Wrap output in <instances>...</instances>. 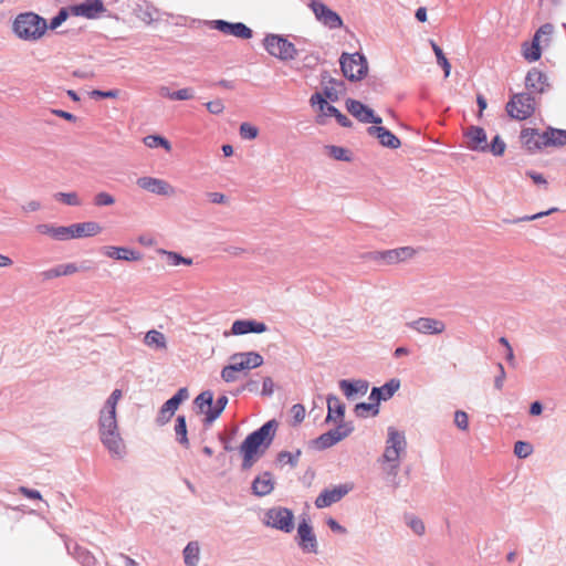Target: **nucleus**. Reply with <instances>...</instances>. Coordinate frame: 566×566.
Here are the masks:
<instances>
[{
	"instance_id": "a19ab883",
	"label": "nucleus",
	"mask_w": 566,
	"mask_h": 566,
	"mask_svg": "<svg viewBox=\"0 0 566 566\" xmlns=\"http://www.w3.org/2000/svg\"><path fill=\"white\" fill-rule=\"evenodd\" d=\"M136 14L138 19L145 23H150L154 21L157 15V10L149 2H145V6H139L136 10Z\"/></svg>"
},
{
	"instance_id": "c03bdc74",
	"label": "nucleus",
	"mask_w": 566,
	"mask_h": 566,
	"mask_svg": "<svg viewBox=\"0 0 566 566\" xmlns=\"http://www.w3.org/2000/svg\"><path fill=\"white\" fill-rule=\"evenodd\" d=\"M54 199L63 205L76 207L82 203L76 192H56Z\"/></svg>"
},
{
	"instance_id": "c756f323",
	"label": "nucleus",
	"mask_w": 566,
	"mask_h": 566,
	"mask_svg": "<svg viewBox=\"0 0 566 566\" xmlns=\"http://www.w3.org/2000/svg\"><path fill=\"white\" fill-rule=\"evenodd\" d=\"M78 266L75 263L59 264L52 269L45 270L41 273L44 280H52L60 276L72 275L78 272Z\"/></svg>"
},
{
	"instance_id": "774afa93",
	"label": "nucleus",
	"mask_w": 566,
	"mask_h": 566,
	"mask_svg": "<svg viewBox=\"0 0 566 566\" xmlns=\"http://www.w3.org/2000/svg\"><path fill=\"white\" fill-rule=\"evenodd\" d=\"M409 525L416 534L422 535L424 533L426 527L421 520L412 518L410 520Z\"/></svg>"
},
{
	"instance_id": "6ab92c4d",
	"label": "nucleus",
	"mask_w": 566,
	"mask_h": 566,
	"mask_svg": "<svg viewBox=\"0 0 566 566\" xmlns=\"http://www.w3.org/2000/svg\"><path fill=\"white\" fill-rule=\"evenodd\" d=\"M298 545L307 553H316L317 543L312 526L304 520L297 528Z\"/></svg>"
},
{
	"instance_id": "6e6d98bb",
	"label": "nucleus",
	"mask_w": 566,
	"mask_h": 566,
	"mask_svg": "<svg viewBox=\"0 0 566 566\" xmlns=\"http://www.w3.org/2000/svg\"><path fill=\"white\" fill-rule=\"evenodd\" d=\"M493 155L501 156L505 151V143L500 138V136H495L492 143L489 145V149Z\"/></svg>"
},
{
	"instance_id": "69168bd1",
	"label": "nucleus",
	"mask_w": 566,
	"mask_h": 566,
	"mask_svg": "<svg viewBox=\"0 0 566 566\" xmlns=\"http://www.w3.org/2000/svg\"><path fill=\"white\" fill-rule=\"evenodd\" d=\"M92 95L103 97V98H116L119 95V91L118 90H111V91L95 90L92 92Z\"/></svg>"
},
{
	"instance_id": "423d86ee",
	"label": "nucleus",
	"mask_w": 566,
	"mask_h": 566,
	"mask_svg": "<svg viewBox=\"0 0 566 566\" xmlns=\"http://www.w3.org/2000/svg\"><path fill=\"white\" fill-rule=\"evenodd\" d=\"M342 72L349 81H360L367 75L368 64L359 53H343L339 59Z\"/></svg>"
},
{
	"instance_id": "c85d7f7f",
	"label": "nucleus",
	"mask_w": 566,
	"mask_h": 566,
	"mask_svg": "<svg viewBox=\"0 0 566 566\" xmlns=\"http://www.w3.org/2000/svg\"><path fill=\"white\" fill-rule=\"evenodd\" d=\"M104 254L111 259L124 261H137L140 258L138 252H135L128 248L120 247H106L104 249Z\"/></svg>"
},
{
	"instance_id": "473e14b6",
	"label": "nucleus",
	"mask_w": 566,
	"mask_h": 566,
	"mask_svg": "<svg viewBox=\"0 0 566 566\" xmlns=\"http://www.w3.org/2000/svg\"><path fill=\"white\" fill-rule=\"evenodd\" d=\"M339 387L347 398H353L357 394L365 395L368 390V384L366 381H348L342 380Z\"/></svg>"
},
{
	"instance_id": "5fc2aeb1",
	"label": "nucleus",
	"mask_w": 566,
	"mask_h": 566,
	"mask_svg": "<svg viewBox=\"0 0 566 566\" xmlns=\"http://www.w3.org/2000/svg\"><path fill=\"white\" fill-rule=\"evenodd\" d=\"M71 239H73L71 226H67V227L59 226L55 228L54 240L66 241V240H71Z\"/></svg>"
},
{
	"instance_id": "49530a36",
	"label": "nucleus",
	"mask_w": 566,
	"mask_h": 566,
	"mask_svg": "<svg viewBox=\"0 0 566 566\" xmlns=\"http://www.w3.org/2000/svg\"><path fill=\"white\" fill-rule=\"evenodd\" d=\"M301 455V451L297 450L295 453L289 451H282L279 453V461L283 464H290L295 467L297 464L298 458Z\"/></svg>"
},
{
	"instance_id": "aec40b11",
	"label": "nucleus",
	"mask_w": 566,
	"mask_h": 566,
	"mask_svg": "<svg viewBox=\"0 0 566 566\" xmlns=\"http://www.w3.org/2000/svg\"><path fill=\"white\" fill-rule=\"evenodd\" d=\"M65 9L69 11V15H82L87 19L97 18L105 11L103 2H83L78 6H73Z\"/></svg>"
},
{
	"instance_id": "79ce46f5",
	"label": "nucleus",
	"mask_w": 566,
	"mask_h": 566,
	"mask_svg": "<svg viewBox=\"0 0 566 566\" xmlns=\"http://www.w3.org/2000/svg\"><path fill=\"white\" fill-rule=\"evenodd\" d=\"M430 43H431V48L436 54L438 64L443 69L444 76L448 77L450 75V71H451V65H450L448 59L443 54L441 48L434 41H430Z\"/></svg>"
},
{
	"instance_id": "20e7f679",
	"label": "nucleus",
	"mask_w": 566,
	"mask_h": 566,
	"mask_svg": "<svg viewBox=\"0 0 566 566\" xmlns=\"http://www.w3.org/2000/svg\"><path fill=\"white\" fill-rule=\"evenodd\" d=\"M406 448L407 441L405 434L390 427L388 429L386 448L381 457V461L390 464V469L394 474H396L398 470L400 457L405 453Z\"/></svg>"
},
{
	"instance_id": "393cba45",
	"label": "nucleus",
	"mask_w": 566,
	"mask_h": 566,
	"mask_svg": "<svg viewBox=\"0 0 566 566\" xmlns=\"http://www.w3.org/2000/svg\"><path fill=\"white\" fill-rule=\"evenodd\" d=\"M525 86L532 93H543L547 87L545 74L536 69L531 70L526 75Z\"/></svg>"
},
{
	"instance_id": "2f4dec72",
	"label": "nucleus",
	"mask_w": 566,
	"mask_h": 566,
	"mask_svg": "<svg viewBox=\"0 0 566 566\" xmlns=\"http://www.w3.org/2000/svg\"><path fill=\"white\" fill-rule=\"evenodd\" d=\"M327 417L326 421H336L344 417L345 406L340 399L336 396H329L327 398Z\"/></svg>"
},
{
	"instance_id": "bb28decb",
	"label": "nucleus",
	"mask_w": 566,
	"mask_h": 566,
	"mask_svg": "<svg viewBox=\"0 0 566 566\" xmlns=\"http://www.w3.org/2000/svg\"><path fill=\"white\" fill-rule=\"evenodd\" d=\"M539 144L547 146L566 145V130L549 128L539 136Z\"/></svg>"
},
{
	"instance_id": "412c9836",
	"label": "nucleus",
	"mask_w": 566,
	"mask_h": 566,
	"mask_svg": "<svg viewBox=\"0 0 566 566\" xmlns=\"http://www.w3.org/2000/svg\"><path fill=\"white\" fill-rule=\"evenodd\" d=\"M268 331V326L262 322L251 319H237L231 326V334L244 335L249 333L261 334Z\"/></svg>"
},
{
	"instance_id": "7ed1b4c3",
	"label": "nucleus",
	"mask_w": 566,
	"mask_h": 566,
	"mask_svg": "<svg viewBox=\"0 0 566 566\" xmlns=\"http://www.w3.org/2000/svg\"><path fill=\"white\" fill-rule=\"evenodd\" d=\"M277 422L270 420L265 422L260 429L250 433L240 447L243 454V468H250L270 447L273 441Z\"/></svg>"
},
{
	"instance_id": "39448f33",
	"label": "nucleus",
	"mask_w": 566,
	"mask_h": 566,
	"mask_svg": "<svg viewBox=\"0 0 566 566\" xmlns=\"http://www.w3.org/2000/svg\"><path fill=\"white\" fill-rule=\"evenodd\" d=\"M265 51L281 61H292L297 56V49L286 38L279 34H266L263 39Z\"/></svg>"
},
{
	"instance_id": "0e129e2a",
	"label": "nucleus",
	"mask_w": 566,
	"mask_h": 566,
	"mask_svg": "<svg viewBox=\"0 0 566 566\" xmlns=\"http://www.w3.org/2000/svg\"><path fill=\"white\" fill-rule=\"evenodd\" d=\"M19 493L23 496L31 499V500H42L41 493L36 490H31L25 486H20L18 489Z\"/></svg>"
},
{
	"instance_id": "f3484780",
	"label": "nucleus",
	"mask_w": 566,
	"mask_h": 566,
	"mask_svg": "<svg viewBox=\"0 0 566 566\" xmlns=\"http://www.w3.org/2000/svg\"><path fill=\"white\" fill-rule=\"evenodd\" d=\"M231 364L237 367L238 373L244 369H252L263 364V358L255 352L239 353L231 356Z\"/></svg>"
},
{
	"instance_id": "4d7b16f0",
	"label": "nucleus",
	"mask_w": 566,
	"mask_h": 566,
	"mask_svg": "<svg viewBox=\"0 0 566 566\" xmlns=\"http://www.w3.org/2000/svg\"><path fill=\"white\" fill-rule=\"evenodd\" d=\"M553 31L554 27L551 23H546L536 31L534 36L536 38V41L542 42V39L545 38L544 42H548Z\"/></svg>"
},
{
	"instance_id": "5701e85b",
	"label": "nucleus",
	"mask_w": 566,
	"mask_h": 566,
	"mask_svg": "<svg viewBox=\"0 0 566 566\" xmlns=\"http://www.w3.org/2000/svg\"><path fill=\"white\" fill-rule=\"evenodd\" d=\"M400 381L398 379H390L381 387H374L370 395L369 400L381 401L390 399L395 392L399 389Z\"/></svg>"
},
{
	"instance_id": "9b49d317",
	"label": "nucleus",
	"mask_w": 566,
	"mask_h": 566,
	"mask_svg": "<svg viewBox=\"0 0 566 566\" xmlns=\"http://www.w3.org/2000/svg\"><path fill=\"white\" fill-rule=\"evenodd\" d=\"M188 390L186 388H180L174 397L168 399L163 407L160 408L158 415V422L164 424L170 420L179 405L188 398Z\"/></svg>"
},
{
	"instance_id": "ddd939ff",
	"label": "nucleus",
	"mask_w": 566,
	"mask_h": 566,
	"mask_svg": "<svg viewBox=\"0 0 566 566\" xmlns=\"http://www.w3.org/2000/svg\"><path fill=\"white\" fill-rule=\"evenodd\" d=\"M347 111L363 123L380 124L381 118L374 115V112L368 106L356 99H347Z\"/></svg>"
},
{
	"instance_id": "4468645a",
	"label": "nucleus",
	"mask_w": 566,
	"mask_h": 566,
	"mask_svg": "<svg viewBox=\"0 0 566 566\" xmlns=\"http://www.w3.org/2000/svg\"><path fill=\"white\" fill-rule=\"evenodd\" d=\"M316 18L331 29L340 28L343 22L339 15L326 7L323 2H311Z\"/></svg>"
},
{
	"instance_id": "2eb2a0df",
	"label": "nucleus",
	"mask_w": 566,
	"mask_h": 566,
	"mask_svg": "<svg viewBox=\"0 0 566 566\" xmlns=\"http://www.w3.org/2000/svg\"><path fill=\"white\" fill-rule=\"evenodd\" d=\"M412 329L421 334L437 335L446 329V324L437 318L420 317L408 324Z\"/></svg>"
},
{
	"instance_id": "13d9d810",
	"label": "nucleus",
	"mask_w": 566,
	"mask_h": 566,
	"mask_svg": "<svg viewBox=\"0 0 566 566\" xmlns=\"http://www.w3.org/2000/svg\"><path fill=\"white\" fill-rule=\"evenodd\" d=\"M326 116L336 117L337 122L344 127H348L352 124L350 120L344 114H342L336 107H328L326 111Z\"/></svg>"
},
{
	"instance_id": "603ef678",
	"label": "nucleus",
	"mask_w": 566,
	"mask_h": 566,
	"mask_svg": "<svg viewBox=\"0 0 566 566\" xmlns=\"http://www.w3.org/2000/svg\"><path fill=\"white\" fill-rule=\"evenodd\" d=\"M258 134H259V130L255 126H253L249 123L241 124L240 135L242 138L254 139V138H256Z\"/></svg>"
},
{
	"instance_id": "f8f14e48",
	"label": "nucleus",
	"mask_w": 566,
	"mask_h": 566,
	"mask_svg": "<svg viewBox=\"0 0 566 566\" xmlns=\"http://www.w3.org/2000/svg\"><path fill=\"white\" fill-rule=\"evenodd\" d=\"M212 27L224 34L239 39L248 40L252 38V30L241 22L231 23L223 20H214L212 21Z\"/></svg>"
},
{
	"instance_id": "4c0bfd02",
	"label": "nucleus",
	"mask_w": 566,
	"mask_h": 566,
	"mask_svg": "<svg viewBox=\"0 0 566 566\" xmlns=\"http://www.w3.org/2000/svg\"><path fill=\"white\" fill-rule=\"evenodd\" d=\"M379 401L369 400V402H360L355 407V413L358 417L376 416L379 412Z\"/></svg>"
},
{
	"instance_id": "e2e57ef3",
	"label": "nucleus",
	"mask_w": 566,
	"mask_h": 566,
	"mask_svg": "<svg viewBox=\"0 0 566 566\" xmlns=\"http://www.w3.org/2000/svg\"><path fill=\"white\" fill-rule=\"evenodd\" d=\"M206 106L211 114H221L224 109V105L221 99L210 101Z\"/></svg>"
},
{
	"instance_id": "3c124183",
	"label": "nucleus",
	"mask_w": 566,
	"mask_h": 566,
	"mask_svg": "<svg viewBox=\"0 0 566 566\" xmlns=\"http://www.w3.org/2000/svg\"><path fill=\"white\" fill-rule=\"evenodd\" d=\"M310 102H311L312 106L317 105L319 108V112L325 116H326L327 108L334 107L333 105H329L319 93H315L314 95H312Z\"/></svg>"
},
{
	"instance_id": "a211bd4d",
	"label": "nucleus",
	"mask_w": 566,
	"mask_h": 566,
	"mask_svg": "<svg viewBox=\"0 0 566 566\" xmlns=\"http://www.w3.org/2000/svg\"><path fill=\"white\" fill-rule=\"evenodd\" d=\"M352 431V428L346 426H338L336 429L329 430L326 433L321 434L315 444L318 449H327L337 442L342 441L346 438Z\"/></svg>"
},
{
	"instance_id": "dca6fc26",
	"label": "nucleus",
	"mask_w": 566,
	"mask_h": 566,
	"mask_svg": "<svg viewBox=\"0 0 566 566\" xmlns=\"http://www.w3.org/2000/svg\"><path fill=\"white\" fill-rule=\"evenodd\" d=\"M467 147L475 151H486L489 149L486 133L483 128L471 126L464 134Z\"/></svg>"
},
{
	"instance_id": "09e8293b",
	"label": "nucleus",
	"mask_w": 566,
	"mask_h": 566,
	"mask_svg": "<svg viewBox=\"0 0 566 566\" xmlns=\"http://www.w3.org/2000/svg\"><path fill=\"white\" fill-rule=\"evenodd\" d=\"M165 254L167 255V262L170 265L177 266V265H180V264H185V265H191L192 264V260L191 259L184 258V256H181L180 254H178L176 252H166L165 251Z\"/></svg>"
},
{
	"instance_id": "338daca9",
	"label": "nucleus",
	"mask_w": 566,
	"mask_h": 566,
	"mask_svg": "<svg viewBox=\"0 0 566 566\" xmlns=\"http://www.w3.org/2000/svg\"><path fill=\"white\" fill-rule=\"evenodd\" d=\"M55 226L51 224H39L36 226V231L41 234L49 235L50 238L54 239L55 235Z\"/></svg>"
},
{
	"instance_id": "a878e982",
	"label": "nucleus",
	"mask_w": 566,
	"mask_h": 566,
	"mask_svg": "<svg viewBox=\"0 0 566 566\" xmlns=\"http://www.w3.org/2000/svg\"><path fill=\"white\" fill-rule=\"evenodd\" d=\"M71 227L73 239L94 237L102 232L101 224L95 221L73 223Z\"/></svg>"
},
{
	"instance_id": "ea45409f",
	"label": "nucleus",
	"mask_w": 566,
	"mask_h": 566,
	"mask_svg": "<svg viewBox=\"0 0 566 566\" xmlns=\"http://www.w3.org/2000/svg\"><path fill=\"white\" fill-rule=\"evenodd\" d=\"M196 406L201 412L206 415L207 410L213 408V394L211 391H203L195 399Z\"/></svg>"
},
{
	"instance_id": "a18cd8bd",
	"label": "nucleus",
	"mask_w": 566,
	"mask_h": 566,
	"mask_svg": "<svg viewBox=\"0 0 566 566\" xmlns=\"http://www.w3.org/2000/svg\"><path fill=\"white\" fill-rule=\"evenodd\" d=\"M533 452L531 443L525 441H517L514 446V454L521 459L527 458Z\"/></svg>"
},
{
	"instance_id": "1a4fd4ad",
	"label": "nucleus",
	"mask_w": 566,
	"mask_h": 566,
	"mask_svg": "<svg viewBox=\"0 0 566 566\" xmlns=\"http://www.w3.org/2000/svg\"><path fill=\"white\" fill-rule=\"evenodd\" d=\"M137 186L146 191L159 196H174L175 188L166 180L155 177H140L136 181Z\"/></svg>"
},
{
	"instance_id": "37998d69",
	"label": "nucleus",
	"mask_w": 566,
	"mask_h": 566,
	"mask_svg": "<svg viewBox=\"0 0 566 566\" xmlns=\"http://www.w3.org/2000/svg\"><path fill=\"white\" fill-rule=\"evenodd\" d=\"M144 144L149 147V148H157V147H163L165 148L167 151H170L171 150V145L170 143L161 137V136H157V135H149V136H146L144 138Z\"/></svg>"
},
{
	"instance_id": "864d4df0",
	"label": "nucleus",
	"mask_w": 566,
	"mask_h": 566,
	"mask_svg": "<svg viewBox=\"0 0 566 566\" xmlns=\"http://www.w3.org/2000/svg\"><path fill=\"white\" fill-rule=\"evenodd\" d=\"M454 423L455 426L463 431H467L469 428V417L465 411L458 410L454 413Z\"/></svg>"
},
{
	"instance_id": "de8ad7c7",
	"label": "nucleus",
	"mask_w": 566,
	"mask_h": 566,
	"mask_svg": "<svg viewBox=\"0 0 566 566\" xmlns=\"http://www.w3.org/2000/svg\"><path fill=\"white\" fill-rule=\"evenodd\" d=\"M114 203L115 198L108 192L101 191L94 197V205L97 207L113 206Z\"/></svg>"
},
{
	"instance_id": "8fccbe9b",
	"label": "nucleus",
	"mask_w": 566,
	"mask_h": 566,
	"mask_svg": "<svg viewBox=\"0 0 566 566\" xmlns=\"http://www.w3.org/2000/svg\"><path fill=\"white\" fill-rule=\"evenodd\" d=\"M327 149H328V154L334 159L344 160V161H349L350 160V156L348 155V150L343 148V147L329 146V147H327Z\"/></svg>"
},
{
	"instance_id": "b1692460",
	"label": "nucleus",
	"mask_w": 566,
	"mask_h": 566,
	"mask_svg": "<svg viewBox=\"0 0 566 566\" xmlns=\"http://www.w3.org/2000/svg\"><path fill=\"white\" fill-rule=\"evenodd\" d=\"M368 134L376 136L379 139V143L385 147L396 149L400 146L399 138L385 127L371 126L368 128Z\"/></svg>"
},
{
	"instance_id": "e433bc0d",
	"label": "nucleus",
	"mask_w": 566,
	"mask_h": 566,
	"mask_svg": "<svg viewBox=\"0 0 566 566\" xmlns=\"http://www.w3.org/2000/svg\"><path fill=\"white\" fill-rule=\"evenodd\" d=\"M227 403H228V398L226 396L219 397L217 399L216 403L213 405V408L206 411L205 421L207 423L213 422L222 413Z\"/></svg>"
},
{
	"instance_id": "4be33fe9",
	"label": "nucleus",
	"mask_w": 566,
	"mask_h": 566,
	"mask_svg": "<svg viewBox=\"0 0 566 566\" xmlns=\"http://www.w3.org/2000/svg\"><path fill=\"white\" fill-rule=\"evenodd\" d=\"M415 254H416V251L413 248L401 247V248L380 252L379 258L387 264H396V263L411 259Z\"/></svg>"
},
{
	"instance_id": "f704fd0d",
	"label": "nucleus",
	"mask_w": 566,
	"mask_h": 566,
	"mask_svg": "<svg viewBox=\"0 0 566 566\" xmlns=\"http://www.w3.org/2000/svg\"><path fill=\"white\" fill-rule=\"evenodd\" d=\"M542 133H538L536 129L526 128L522 132V139L528 149H541L545 147V145L539 144V136Z\"/></svg>"
},
{
	"instance_id": "9d476101",
	"label": "nucleus",
	"mask_w": 566,
	"mask_h": 566,
	"mask_svg": "<svg viewBox=\"0 0 566 566\" xmlns=\"http://www.w3.org/2000/svg\"><path fill=\"white\" fill-rule=\"evenodd\" d=\"M352 484H340L333 489L324 490L315 500V505L318 509L327 507L340 501L350 490Z\"/></svg>"
},
{
	"instance_id": "58836bf2",
	"label": "nucleus",
	"mask_w": 566,
	"mask_h": 566,
	"mask_svg": "<svg viewBox=\"0 0 566 566\" xmlns=\"http://www.w3.org/2000/svg\"><path fill=\"white\" fill-rule=\"evenodd\" d=\"M175 432H176L177 440L182 446L188 447L189 446V440H188V437H187V424H186V419H185L184 416H179L176 419Z\"/></svg>"
},
{
	"instance_id": "052dcab7",
	"label": "nucleus",
	"mask_w": 566,
	"mask_h": 566,
	"mask_svg": "<svg viewBox=\"0 0 566 566\" xmlns=\"http://www.w3.org/2000/svg\"><path fill=\"white\" fill-rule=\"evenodd\" d=\"M193 97V92L191 88H181L176 92H172L171 95H169V99L174 101H186Z\"/></svg>"
},
{
	"instance_id": "680f3d73",
	"label": "nucleus",
	"mask_w": 566,
	"mask_h": 566,
	"mask_svg": "<svg viewBox=\"0 0 566 566\" xmlns=\"http://www.w3.org/2000/svg\"><path fill=\"white\" fill-rule=\"evenodd\" d=\"M292 417L295 423H300L305 418V408L302 405H294L291 409Z\"/></svg>"
},
{
	"instance_id": "7c9ffc66",
	"label": "nucleus",
	"mask_w": 566,
	"mask_h": 566,
	"mask_svg": "<svg viewBox=\"0 0 566 566\" xmlns=\"http://www.w3.org/2000/svg\"><path fill=\"white\" fill-rule=\"evenodd\" d=\"M144 344L155 350H166L167 349V338L166 336L157 331L150 329L146 333L144 337Z\"/></svg>"
},
{
	"instance_id": "f257e3e1",
	"label": "nucleus",
	"mask_w": 566,
	"mask_h": 566,
	"mask_svg": "<svg viewBox=\"0 0 566 566\" xmlns=\"http://www.w3.org/2000/svg\"><path fill=\"white\" fill-rule=\"evenodd\" d=\"M69 18V11L61 9L60 12L48 24L46 20L34 12L19 13L12 22L14 35L25 42H36L48 29H57Z\"/></svg>"
},
{
	"instance_id": "f03ea898",
	"label": "nucleus",
	"mask_w": 566,
	"mask_h": 566,
	"mask_svg": "<svg viewBox=\"0 0 566 566\" xmlns=\"http://www.w3.org/2000/svg\"><path fill=\"white\" fill-rule=\"evenodd\" d=\"M122 396L120 389H115L111 394L99 412L98 420L101 440L107 450L116 457H120L125 452V444L118 432L116 420V407Z\"/></svg>"
},
{
	"instance_id": "c9c22d12",
	"label": "nucleus",
	"mask_w": 566,
	"mask_h": 566,
	"mask_svg": "<svg viewBox=\"0 0 566 566\" xmlns=\"http://www.w3.org/2000/svg\"><path fill=\"white\" fill-rule=\"evenodd\" d=\"M200 547L198 542H190L184 549V558L187 566H197L199 562Z\"/></svg>"
},
{
	"instance_id": "6e6552de",
	"label": "nucleus",
	"mask_w": 566,
	"mask_h": 566,
	"mask_svg": "<svg viewBox=\"0 0 566 566\" xmlns=\"http://www.w3.org/2000/svg\"><path fill=\"white\" fill-rule=\"evenodd\" d=\"M264 523L268 526L290 533L294 528V515L285 507H273L265 513Z\"/></svg>"
},
{
	"instance_id": "72a5a7b5",
	"label": "nucleus",
	"mask_w": 566,
	"mask_h": 566,
	"mask_svg": "<svg viewBox=\"0 0 566 566\" xmlns=\"http://www.w3.org/2000/svg\"><path fill=\"white\" fill-rule=\"evenodd\" d=\"M541 41H536V38H533V41L531 44L524 43L523 44V56L528 62H535L541 59L542 50H541Z\"/></svg>"
},
{
	"instance_id": "cd10ccee",
	"label": "nucleus",
	"mask_w": 566,
	"mask_h": 566,
	"mask_svg": "<svg viewBox=\"0 0 566 566\" xmlns=\"http://www.w3.org/2000/svg\"><path fill=\"white\" fill-rule=\"evenodd\" d=\"M274 489V482L271 473L265 472L254 479L252 490L255 495L264 496L270 494Z\"/></svg>"
},
{
	"instance_id": "bf43d9fd",
	"label": "nucleus",
	"mask_w": 566,
	"mask_h": 566,
	"mask_svg": "<svg viewBox=\"0 0 566 566\" xmlns=\"http://www.w3.org/2000/svg\"><path fill=\"white\" fill-rule=\"evenodd\" d=\"M238 370L237 367H234L232 364L223 367L221 371V377L227 382H232L238 379Z\"/></svg>"
},
{
	"instance_id": "0eeeda50",
	"label": "nucleus",
	"mask_w": 566,
	"mask_h": 566,
	"mask_svg": "<svg viewBox=\"0 0 566 566\" xmlns=\"http://www.w3.org/2000/svg\"><path fill=\"white\" fill-rule=\"evenodd\" d=\"M535 101L527 93L514 94L506 104L509 116L517 120H524L531 117L535 112Z\"/></svg>"
}]
</instances>
